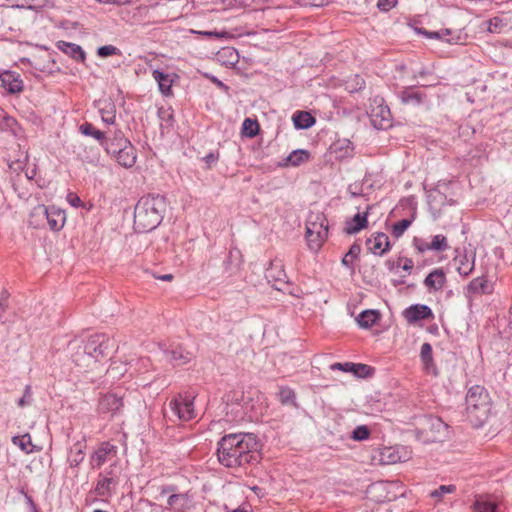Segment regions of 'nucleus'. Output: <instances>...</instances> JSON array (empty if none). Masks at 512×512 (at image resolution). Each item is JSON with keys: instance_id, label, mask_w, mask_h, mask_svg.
<instances>
[{"instance_id": "1", "label": "nucleus", "mask_w": 512, "mask_h": 512, "mask_svg": "<svg viewBox=\"0 0 512 512\" xmlns=\"http://www.w3.org/2000/svg\"><path fill=\"white\" fill-rule=\"evenodd\" d=\"M259 444L253 433H230L217 443V457L227 468L244 467L259 462Z\"/></svg>"}, {"instance_id": "2", "label": "nucleus", "mask_w": 512, "mask_h": 512, "mask_svg": "<svg viewBox=\"0 0 512 512\" xmlns=\"http://www.w3.org/2000/svg\"><path fill=\"white\" fill-rule=\"evenodd\" d=\"M167 209V199L165 195L150 193L142 196L134 210L133 226L135 231L146 233L157 228Z\"/></svg>"}, {"instance_id": "3", "label": "nucleus", "mask_w": 512, "mask_h": 512, "mask_svg": "<svg viewBox=\"0 0 512 512\" xmlns=\"http://www.w3.org/2000/svg\"><path fill=\"white\" fill-rule=\"evenodd\" d=\"M72 349H76L71 357L73 362L80 367H89L92 363L108 356L115 347V343L108 335L96 333L90 335L81 344L74 341Z\"/></svg>"}, {"instance_id": "4", "label": "nucleus", "mask_w": 512, "mask_h": 512, "mask_svg": "<svg viewBox=\"0 0 512 512\" xmlns=\"http://www.w3.org/2000/svg\"><path fill=\"white\" fill-rule=\"evenodd\" d=\"M466 419L474 428L484 425L491 414V398L481 385L472 386L465 398Z\"/></svg>"}, {"instance_id": "5", "label": "nucleus", "mask_w": 512, "mask_h": 512, "mask_svg": "<svg viewBox=\"0 0 512 512\" xmlns=\"http://www.w3.org/2000/svg\"><path fill=\"white\" fill-rule=\"evenodd\" d=\"M165 416L171 421L187 422L196 417L194 408V397L188 394H178L170 400Z\"/></svg>"}, {"instance_id": "6", "label": "nucleus", "mask_w": 512, "mask_h": 512, "mask_svg": "<svg viewBox=\"0 0 512 512\" xmlns=\"http://www.w3.org/2000/svg\"><path fill=\"white\" fill-rule=\"evenodd\" d=\"M46 219L49 227L53 231H60L66 220L65 211L55 206H45L43 204L36 206L30 214V224L38 227L39 223H34L32 219Z\"/></svg>"}, {"instance_id": "7", "label": "nucleus", "mask_w": 512, "mask_h": 512, "mask_svg": "<svg viewBox=\"0 0 512 512\" xmlns=\"http://www.w3.org/2000/svg\"><path fill=\"white\" fill-rule=\"evenodd\" d=\"M372 125L378 130H386L392 127V115L382 98H375L369 112Z\"/></svg>"}, {"instance_id": "8", "label": "nucleus", "mask_w": 512, "mask_h": 512, "mask_svg": "<svg viewBox=\"0 0 512 512\" xmlns=\"http://www.w3.org/2000/svg\"><path fill=\"white\" fill-rule=\"evenodd\" d=\"M117 452V446L111 444L110 442L101 443L98 449L90 457L91 467L93 469L100 468L108 460H110L113 457H116Z\"/></svg>"}, {"instance_id": "9", "label": "nucleus", "mask_w": 512, "mask_h": 512, "mask_svg": "<svg viewBox=\"0 0 512 512\" xmlns=\"http://www.w3.org/2000/svg\"><path fill=\"white\" fill-rule=\"evenodd\" d=\"M124 407L123 398L113 393L103 395L99 399L98 412L100 414L110 413L112 416L121 413Z\"/></svg>"}, {"instance_id": "10", "label": "nucleus", "mask_w": 512, "mask_h": 512, "mask_svg": "<svg viewBox=\"0 0 512 512\" xmlns=\"http://www.w3.org/2000/svg\"><path fill=\"white\" fill-rule=\"evenodd\" d=\"M193 507L192 496L188 492L171 494L167 498L166 512H189Z\"/></svg>"}, {"instance_id": "11", "label": "nucleus", "mask_w": 512, "mask_h": 512, "mask_svg": "<svg viewBox=\"0 0 512 512\" xmlns=\"http://www.w3.org/2000/svg\"><path fill=\"white\" fill-rule=\"evenodd\" d=\"M403 317L410 324H415L421 320L433 319L432 309L425 304H413L403 311Z\"/></svg>"}, {"instance_id": "12", "label": "nucleus", "mask_w": 512, "mask_h": 512, "mask_svg": "<svg viewBox=\"0 0 512 512\" xmlns=\"http://www.w3.org/2000/svg\"><path fill=\"white\" fill-rule=\"evenodd\" d=\"M332 370H340L343 372H351L359 378H368L374 374V368L362 363H334L330 366Z\"/></svg>"}, {"instance_id": "13", "label": "nucleus", "mask_w": 512, "mask_h": 512, "mask_svg": "<svg viewBox=\"0 0 512 512\" xmlns=\"http://www.w3.org/2000/svg\"><path fill=\"white\" fill-rule=\"evenodd\" d=\"M266 278L269 282H273V286L277 290H281L278 284H288V276L281 260L274 259L270 262V267L266 270Z\"/></svg>"}, {"instance_id": "14", "label": "nucleus", "mask_w": 512, "mask_h": 512, "mask_svg": "<svg viewBox=\"0 0 512 512\" xmlns=\"http://www.w3.org/2000/svg\"><path fill=\"white\" fill-rule=\"evenodd\" d=\"M368 250L374 255L382 256L390 250L389 237L383 232H377L366 240Z\"/></svg>"}, {"instance_id": "15", "label": "nucleus", "mask_w": 512, "mask_h": 512, "mask_svg": "<svg viewBox=\"0 0 512 512\" xmlns=\"http://www.w3.org/2000/svg\"><path fill=\"white\" fill-rule=\"evenodd\" d=\"M0 88L10 94L19 93L23 90V81L18 73L7 70L0 73Z\"/></svg>"}, {"instance_id": "16", "label": "nucleus", "mask_w": 512, "mask_h": 512, "mask_svg": "<svg viewBox=\"0 0 512 512\" xmlns=\"http://www.w3.org/2000/svg\"><path fill=\"white\" fill-rule=\"evenodd\" d=\"M131 142L125 137L121 130H115L112 136L106 137L101 146L105 148L108 154H115L121 151L122 147H127Z\"/></svg>"}, {"instance_id": "17", "label": "nucleus", "mask_w": 512, "mask_h": 512, "mask_svg": "<svg viewBox=\"0 0 512 512\" xmlns=\"http://www.w3.org/2000/svg\"><path fill=\"white\" fill-rule=\"evenodd\" d=\"M399 98L402 104L419 106L427 99V95L424 92L415 90L414 86L405 87L399 92Z\"/></svg>"}, {"instance_id": "18", "label": "nucleus", "mask_w": 512, "mask_h": 512, "mask_svg": "<svg viewBox=\"0 0 512 512\" xmlns=\"http://www.w3.org/2000/svg\"><path fill=\"white\" fill-rule=\"evenodd\" d=\"M447 282L446 274L442 268L432 270L424 279L423 284L429 291L441 290Z\"/></svg>"}, {"instance_id": "19", "label": "nucleus", "mask_w": 512, "mask_h": 512, "mask_svg": "<svg viewBox=\"0 0 512 512\" xmlns=\"http://www.w3.org/2000/svg\"><path fill=\"white\" fill-rule=\"evenodd\" d=\"M330 152L337 160H342L353 156L354 146L349 139H337L330 145Z\"/></svg>"}, {"instance_id": "20", "label": "nucleus", "mask_w": 512, "mask_h": 512, "mask_svg": "<svg viewBox=\"0 0 512 512\" xmlns=\"http://www.w3.org/2000/svg\"><path fill=\"white\" fill-rule=\"evenodd\" d=\"M371 209V206H367V209L363 213H357L354 215V217L350 220L346 221L344 231L349 234H356L362 229L366 228L368 225V214L369 210Z\"/></svg>"}, {"instance_id": "21", "label": "nucleus", "mask_w": 512, "mask_h": 512, "mask_svg": "<svg viewBox=\"0 0 512 512\" xmlns=\"http://www.w3.org/2000/svg\"><path fill=\"white\" fill-rule=\"evenodd\" d=\"M306 233L309 234V236L317 234V237L327 238L328 223L326 218L323 215H317L316 221L308 220L306 224Z\"/></svg>"}, {"instance_id": "22", "label": "nucleus", "mask_w": 512, "mask_h": 512, "mask_svg": "<svg viewBox=\"0 0 512 512\" xmlns=\"http://www.w3.org/2000/svg\"><path fill=\"white\" fill-rule=\"evenodd\" d=\"M111 155L125 168H130L136 163V150L132 143L128 144L127 147H122L121 151Z\"/></svg>"}, {"instance_id": "23", "label": "nucleus", "mask_w": 512, "mask_h": 512, "mask_svg": "<svg viewBox=\"0 0 512 512\" xmlns=\"http://www.w3.org/2000/svg\"><path fill=\"white\" fill-rule=\"evenodd\" d=\"M454 262L458 265V273L466 277L474 270L475 254H472L470 256L467 254V252H464L463 254H458L457 256H455Z\"/></svg>"}, {"instance_id": "24", "label": "nucleus", "mask_w": 512, "mask_h": 512, "mask_svg": "<svg viewBox=\"0 0 512 512\" xmlns=\"http://www.w3.org/2000/svg\"><path fill=\"white\" fill-rule=\"evenodd\" d=\"M152 76L154 80L157 82L160 92L164 96H170L172 94V76L159 69L154 70L152 72Z\"/></svg>"}, {"instance_id": "25", "label": "nucleus", "mask_w": 512, "mask_h": 512, "mask_svg": "<svg viewBox=\"0 0 512 512\" xmlns=\"http://www.w3.org/2000/svg\"><path fill=\"white\" fill-rule=\"evenodd\" d=\"M490 292L488 280L485 276L472 279L466 287L467 295H482Z\"/></svg>"}, {"instance_id": "26", "label": "nucleus", "mask_w": 512, "mask_h": 512, "mask_svg": "<svg viewBox=\"0 0 512 512\" xmlns=\"http://www.w3.org/2000/svg\"><path fill=\"white\" fill-rule=\"evenodd\" d=\"M294 127L299 130L311 128L316 123V118L307 111H296L292 116Z\"/></svg>"}, {"instance_id": "27", "label": "nucleus", "mask_w": 512, "mask_h": 512, "mask_svg": "<svg viewBox=\"0 0 512 512\" xmlns=\"http://www.w3.org/2000/svg\"><path fill=\"white\" fill-rule=\"evenodd\" d=\"M116 485L117 480L115 478L101 477L100 475L95 487V493L100 497H109L112 495Z\"/></svg>"}, {"instance_id": "28", "label": "nucleus", "mask_w": 512, "mask_h": 512, "mask_svg": "<svg viewBox=\"0 0 512 512\" xmlns=\"http://www.w3.org/2000/svg\"><path fill=\"white\" fill-rule=\"evenodd\" d=\"M58 47L61 51L78 62H84L86 59V54L80 45L61 41L59 42Z\"/></svg>"}, {"instance_id": "29", "label": "nucleus", "mask_w": 512, "mask_h": 512, "mask_svg": "<svg viewBox=\"0 0 512 512\" xmlns=\"http://www.w3.org/2000/svg\"><path fill=\"white\" fill-rule=\"evenodd\" d=\"M310 158L309 151L305 149H297L292 151L285 159L283 166H299L307 162Z\"/></svg>"}, {"instance_id": "30", "label": "nucleus", "mask_w": 512, "mask_h": 512, "mask_svg": "<svg viewBox=\"0 0 512 512\" xmlns=\"http://www.w3.org/2000/svg\"><path fill=\"white\" fill-rule=\"evenodd\" d=\"M380 319V314L377 310H364L356 318L357 324L361 328L368 329L372 327Z\"/></svg>"}, {"instance_id": "31", "label": "nucleus", "mask_w": 512, "mask_h": 512, "mask_svg": "<svg viewBox=\"0 0 512 512\" xmlns=\"http://www.w3.org/2000/svg\"><path fill=\"white\" fill-rule=\"evenodd\" d=\"M165 357L167 361L172 363L173 365H181L187 363L191 355L188 352H185L181 347H177L172 350L165 351Z\"/></svg>"}, {"instance_id": "32", "label": "nucleus", "mask_w": 512, "mask_h": 512, "mask_svg": "<svg viewBox=\"0 0 512 512\" xmlns=\"http://www.w3.org/2000/svg\"><path fill=\"white\" fill-rule=\"evenodd\" d=\"M415 31L416 33L424 35L427 38L445 40L448 43H457L459 39V37L451 39L446 38V36L451 34L449 29H444L441 31H428L424 28H416Z\"/></svg>"}, {"instance_id": "33", "label": "nucleus", "mask_w": 512, "mask_h": 512, "mask_svg": "<svg viewBox=\"0 0 512 512\" xmlns=\"http://www.w3.org/2000/svg\"><path fill=\"white\" fill-rule=\"evenodd\" d=\"M79 131L85 136L93 137L95 138L99 144L101 145L102 142L105 140V133L96 129L94 125L90 122H84L79 126Z\"/></svg>"}, {"instance_id": "34", "label": "nucleus", "mask_w": 512, "mask_h": 512, "mask_svg": "<svg viewBox=\"0 0 512 512\" xmlns=\"http://www.w3.org/2000/svg\"><path fill=\"white\" fill-rule=\"evenodd\" d=\"M474 511L475 512H498L496 503L484 496H479L476 498V500L474 502Z\"/></svg>"}, {"instance_id": "35", "label": "nucleus", "mask_w": 512, "mask_h": 512, "mask_svg": "<svg viewBox=\"0 0 512 512\" xmlns=\"http://www.w3.org/2000/svg\"><path fill=\"white\" fill-rule=\"evenodd\" d=\"M402 460L399 452L393 447H385L380 452V461L383 464H395Z\"/></svg>"}, {"instance_id": "36", "label": "nucleus", "mask_w": 512, "mask_h": 512, "mask_svg": "<svg viewBox=\"0 0 512 512\" xmlns=\"http://www.w3.org/2000/svg\"><path fill=\"white\" fill-rule=\"evenodd\" d=\"M12 442L26 454L32 453L34 451L35 446L32 444L31 436L29 433L12 437Z\"/></svg>"}, {"instance_id": "37", "label": "nucleus", "mask_w": 512, "mask_h": 512, "mask_svg": "<svg viewBox=\"0 0 512 512\" xmlns=\"http://www.w3.org/2000/svg\"><path fill=\"white\" fill-rule=\"evenodd\" d=\"M415 213L412 215L411 218H405L402 219L392 225L391 228V234L395 238H400L405 231L411 226L412 222L414 221Z\"/></svg>"}, {"instance_id": "38", "label": "nucleus", "mask_w": 512, "mask_h": 512, "mask_svg": "<svg viewBox=\"0 0 512 512\" xmlns=\"http://www.w3.org/2000/svg\"><path fill=\"white\" fill-rule=\"evenodd\" d=\"M17 121L0 108V131H11L16 134Z\"/></svg>"}, {"instance_id": "39", "label": "nucleus", "mask_w": 512, "mask_h": 512, "mask_svg": "<svg viewBox=\"0 0 512 512\" xmlns=\"http://www.w3.org/2000/svg\"><path fill=\"white\" fill-rule=\"evenodd\" d=\"M278 395L279 401L282 405H291L297 407L296 393L290 387H280Z\"/></svg>"}, {"instance_id": "40", "label": "nucleus", "mask_w": 512, "mask_h": 512, "mask_svg": "<svg viewBox=\"0 0 512 512\" xmlns=\"http://www.w3.org/2000/svg\"><path fill=\"white\" fill-rule=\"evenodd\" d=\"M361 252V246L357 243L351 245L349 251L342 258V264L347 267L353 269V260L356 259Z\"/></svg>"}, {"instance_id": "41", "label": "nucleus", "mask_w": 512, "mask_h": 512, "mask_svg": "<svg viewBox=\"0 0 512 512\" xmlns=\"http://www.w3.org/2000/svg\"><path fill=\"white\" fill-rule=\"evenodd\" d=\"M364 88H365V80L358 74L354 75L346 82V89L350 93L359 92V91L363 90Z\"/></svg>"}, {"instance_id": "42", "label": "nucleus", "mask_w": 512, "mask_h": 512, "mask_svg": "<svg viewBox=\"0 0 512 512\" xmlns=\"http://www.w3.org/2000/svg\"><path fill=\"white\" fill-rule=\"evenodd\" d=\"M258 130H259V125H258L257 120H252L250 118H246L243 121V123H242V133L245 136H247L249 138H252V137L257 135Z\"/></svg>"}, {"instance_id": "43", "label": "nucleus", "mask_w": 512, "mask_h": 512, "mask_svg": "<svg viewBox=\"0 0 512 512\" xmlns=\"http://www.w3.org/2000/svg\"><path fill=\"white\" fill-rule=\"evenodd\" d=\"M115 113V105L113 103H108L104 108L100 109L102 121L109 125L115 122Z\"/></svg>"}, {"instance_id": "44", "label": "nucleus", "mask_w": 512, "mask_h": 512, "mask_svg": "<svg viewBox=\"0 0 512 512\" xmlns=\"http://www.w3.org/2000/svg\"><path fill=\"white\" fill-rule=\"evenodd\" d=\"M84 460V452L81 445L76 444L71 449L69 462L71 467H77Z\"/></svg>"}, {"instance_id": "45", "label": "nucleus", "mask_w": 512, "mask_h": 512, "mask_svg": "<svg viewBox=\"0 0 512 512\" xmlns=\"http://www.w3.org/2000/svg\"><path fill=\"white\" fill-rule=\"evenodd\" d=\"M138 511H140V512H166V509L163 506L152 503L149 500H140Z\"/></svg>"}, {"instance_id": "46", "label": "nucleus", "mask_w": 512, "mask_h": 512, "mask_svg": "<svg viewBox=\"0 0 512 512\" xmlns=\"http://www.w3.org/2000/svg\"><path fill=\"white\" fill-rule=\"evenodd\" d=\"M370 436V430L366 425L357 426L351 434V439L355 441H363L368 439Z\"/></svg>"}, {"instance_id": "47", "label": "nucleus", "mask_w": 512, "mask_h": 512, "mask_svg": "<svg viewBox=\"0 0 512 512\" xmlns=\"http://www.w3.org/2000/svg\"><path fill=\"white\" fill-rule=\"evenodd\" d=\"M431 250L445 251L448 248L447 239L444 235H435L430 243Z\"/></svg>"}, {"instance_id": "48", "label": "nucleus", "mask_w": 512, "mask_h": 512, "mask_svg": "<svg viewBox=\"0 0 512 512\" xmlns=\"http://www.w3.org/2000/svg\"><path fill=\"white\" fill-rule=\"evenodd\" d=\"M97 55L101 58H106L112 55H121V51L116 46L104 45L97 49Z\"/></svg>"}, {"instance_id": "49", "label": "nucleus", "mask_w": 512, "mask_h": 512, "mask_svg": "<svg viewBox=\"0 0 512 512\" xmlns=\"http://www.w3.org/2000/svg\"><path fill=\"white\" fill-rule=\"evenodd\" d=\"M420 357L425 365H428L429 363L432 362V346L430 343L425 342L422 344L420 350Z\"/></svg>"}, {"instance_id": "50", "label": "nucleus", "mask_w": 512, "mask_h": 512, "mask_svg": "<svg viewBox=\"0 0 512 512\" xmlns=\"http://www.w3.org/2000/svg\"><path fill=\"white\" fill-rule=\"evenodd\" d=\"M326 239L327 238L317 237V234L314 236H309V234L306 233L307 244L309 248L314 252H317L321 248Z\"/></svg>"}, {"instance_id": "51", "label": "nucleus", "mask_w": 512, "mask_h": 512, "mask_svg": "<svg viewBox=\"0 0 512 512\" xmlns=\"http://www.w3.org/2000/svg\"><path fill=\"white\" fill-rule=\"evenodd\" d=\"M455 490V485H441L439 488L431 491L430 496L440 499L444 494L453 493Z\"/></svg>"}, {"instance_id": "52", "label": "nucleus", "mask_w": 512, "mask_h": 512, "mask_svg": "<svg viewBox=\"0 0 512 512\" xmlns=\"http://www.w3.org/2000/svg\"><path fill=\"white\" fill-rule=\"evenodd\" d=\"M47 0H22L21 5L17 7H26L30 10H37L43 8L46 5Z\"/></svg>"}, {"instance_id": "53", "label": "nucleus", "mask_w": 512, "mask_h": 512, "mask_svg": "<svg viewBox=\"0 0 512 512\" xmlns=\"http://www.w3.org/2000/svg\"><path fill=\"white\" fill-rule=\"evenodd\" d=\"M428 421L431 427L435 429L438 433H441L442 431H446L448 429V425L438 417H431L429 418Z\"/></svg>"}, {"instance_id": "54", "label": "nucleus", "mask_w": 512, "mask_h": 512, "mask_svg": "<svg viewBox=\"0 0 512 512\" xmlns=\"http://www.w3.org/2000/svg\"><path fill=\"white\" fill-rule=\"evenodd\" d=\"M202 160L205 162L206 168L211 169L213 166L216 165V163L219 160V152H210L206 156H204Z\"/></svg>"}, {"instance_id": "55", "label": "nucleus", "mask_w": 512, "mask_h": 512, "mask_svg": "<svg viewBox=\"0 0 512 512\" xmlns=\"http://www.w3.org/2000/svg\"><path fill=\"white\" fill-rule=\"evenodd\" d=\"M66 200L68 201V203L74 207V208H79L81 206H83V202L82 200L80 199V197L74 193V192H69L66 196Z\"/></svg>"}, {"instance_id": "56", "label": "nucleus", "mask_w": 512, "mask_h": 512, "mask_svg": "<svg viewBox=\"0 0 512 512\" xmlns=\"http://www.w3.org/2000/svg\"><path fill=\"white\" fill-rule=\"evenodd\" d=\"M413 244L415 248L420 252L423 253L425 251L431 250L430 243L426 242L425 240L421 238L415 237L413 239Z\"/></svg>"}, {"instance_id": "57", "label": "nucleus", "mask_w": 512, "mask_h": 512, "mask_svg": "<svg viewBox=\"0 0 512 512\" xmlns=\"http://www.w3.org/2000/svg\"><path fill=\"white\" fill-rule=\"evenodd\" d=\"M31 396H32L31 387L29 385H27L25 387L23 396L18 401V405L20 407H24L25 405L30 404L31 403Z\"/></svg>"}, {"instance_id": "58", "label": "nucleus", "mask_w": 512, "mask_h": 512, "mask_svg": "<svg viewBox=\"0 0 512 512\" xmlns=\"http://www.w3.org/2000/svg\"><path fill=\"white\" fill-rule=\"evenodd\" d=\"M397 4V0H378L377 7L384 12L390 11Z\"/></svg>"}, {"instance_id": "59", "label": "nucleus", "mask_w": 512, "mask_h": 512, "mask_svg": "<svg viewBox=\"0 0 512 512\" xmlns=\"http://www.w3.org/2000/svg\"><path fill=\"white\" fill-rule=\"evenodd\" d=\"M178 487L176 485H165L161 487L160 495L168 496L171 494H179Z\"/></svg>"}, {"instance_id": "60", "label": "nucleus", "mask_w": 512, "mask_h": 512, "mask_svg": "<svg viewBox=\"0 0 512 512\" xmlns=\"http://www.w3.org/2000/svg\"><path fill=\"white\" fill-rule=\"evenodd\" d=\"M21 493L25 496V500L30 508V512H39L38 507L32 497L25 493L24 490H21Z\"/></svg>"}, {"instance_id": "61", "label": "nucleus", "mask_w": 512, "mask_h": 512, "mask_svg": "<svg viewBox=\"0 0 512 512\" xmlns=\"http://www.w3.org/2000/svg\"><path fill=\"white\" fill-rule=\"evenodd\" d=\"M501 21L498 18H494L493 20H490L488 22V31L491 33H497L499 32V26Z\"/></svg>"}, {"instance_id": "62", "label": "nucleus", "mask_w": 512, "mask_h": 512, "mask_svg": "<svg viewBox=\"0 0 512 512\" xmlns=\"http://www.w3.org/2000/svg\"><path fill=\"white\" fill-rule=\"evenodd\" d=\"M192 32L200 34V35H204V36H207V37L220 38V37L223 36V33H220V32H217V31H194V30H192Z\"/></svg>"}, {"instance_id": "63", "label": "nucleus", "mask_w": 512, "mask_h": 512, "mask_svg": "<svg viewBox=\"0 0 512 512\" xmlns=\"http://www.w3.org/2000/svg\"><path fill=\"white\" fill-rule=\"evenodd\" d=\"M413 266H414V263H413L412 259L405 258L404 264L402 265V269L404 271L410 273L412 268H413Z\"/></svg>"}, {"instance_id": "64", "label": "nucleus", "mask_w": 512, "mask_h": 512, "mask_svg": "<svg viewBox=\"0 0 512 512\" xmlns=\"http://www.w3.org/2000/svg\"><path fill=\"white\" fill-rule=\"evenodd\" d=\"M208 77L219 88L224 89L225 91L228 90V86L225 85L222 81H220L217 77H215V76H208Z\"/></svg>"}]
</instances>
